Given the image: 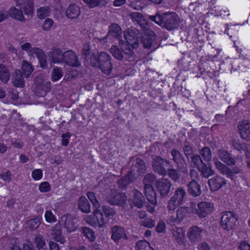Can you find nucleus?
Wrapping results in <instances>:
<instances>
[{
    "label": "nucleus",
    "mask_w": 250,
    "mask_h": 250,
    "mask_svg": "<svg viewBox=\"0 0 250 250\" xmlns=\"http://www.w3.org/2000/svg\"><path fill=\"white\" fill-rule=\"evenodd\" d=\"M140 35L139 29L132 27L126 29V61H134L136 55L132 49L139 46L140 39L145 49H150L156 40L157 36L153 30H147Z\"/></svg>",
    "instance_id": "nucleus-1"
},
{
    "label": "nucleus",
    "mask_w": 250,
    "mask_h": 250,
    "mask_svg": "<svg viewBox=\"0 0 250 250\" xmlns=\"http://www.w3.org/2000/svg\"><path fill=\"white\" fill-rule=\"evenodd\" d=\"M151 21L168 30L177 29L180 24V18L174 12L164 13L162 14L156 13V15L150 16Z\"/></svg>",
    "instance_id": "nucleus-2"
},
{
    "label": "nucleus",
    "mask_w": 250,
    "mask_h": 250,
    "mask_svg": "<svg viewBox=\"0 0 250 250\" xmlns=\"http://www.w3.org/2000/svg\"><path fill=\"white\" fill-rule=\"evenodd\" d=\"M91 65L100 68L105 74L109 75L112 70L110 56L105 52H101L98 56L93 55L90 59Z\"/></svg>",
    "instance_id": "nucleus-3"
},
{
    "label": "nucleus",
    "mask_w": 250,
    "mask_h": 250,
    "mask_svg": "<svg viewBox=\"0 0 250 250\" xmlns=\"http://www.w3.org/2000/svg\"><path fill=\"white\" fill-rule=\"evenodd\" d=\"M102 210L103 213L98 208L93 212V220L96 222V225H98L99 228L105 227L109 221L108 218H111L115 215L114 209L109 206L103 205Z\"/></svg>",
    "instance_id": "nucleus-4"
},
{
    "label": "nucleus",
    "mask_w": 250,
    "mask_h": 250,
    "mask_svg": "<svg viewBox=\"0 0 250 250\" xmlns=\"http://www.w3.org/2000/svg\"><path fill=\"white\" fill-rule=\"evenodd\" d=\"M192 212L200 219H204L210 215L214 210V204L209 201H202L196 204L191 203Z\"/></svg>",
    "instance_id": "nucleus-5"
},
{
    "label": "nucleus",
    "mask_w": 250,
    "mask_h": 250,
    "mask_svg": "<svg viewBox=\"0 0 250 250\" xmlns=\"http://www.w3.org/2000/svg\"><path fill=\"white\" fill-rule=\"evenodd\" d=\"M214 64V62L209 56H203L198 66L199 73L204 77L208 76L210 79L213 78L215 76V70L211 65Z\"/></svg>",
    "instance_id": "nucleus-6"
},
{
    "label": "nucleus",
    "mask_w": 250,
    "mask_h": 250,
    "mask_svg": "<svg viewBox=\"0 0 250 250\" xmlns=\"http://www.w3.org/2000/svg\"><path fill=\"white\" fill-rule=\"evenodd\" d=\"M33 87L34 93L38 97L45 96L51 89L50 82L46 81L42 74L35 78Z\"/></svg>",
    "instance_id": "nucleus-7"
},
{
    "label": "nucleus",
    "mask_w": 250,
    "mask_h": 250,
    "mask_svg": "<svg viewBox=\"0 0 250 250\" xmlns=\"http://www.w3.org/2000/svg\"><path fill=\"white\" fill-rule=\"evenodd\" d=\"M22 50L25 51L29 56H34V55L38 58L40 66L42 68H46L47 66L46 57L44 52L38 47H32L31 43L26 42L21 45Z\"/></svg>",
    "instance_id": "nucleus-8"
},
{
    "label": "nucleus",
    "mask_w": 250,
    "mask_h": 250,
    "mask_svg": "<svg viewBox=\"0 0 250 250\" xmlns=\"http://www.w3.org/2000/svg\"><path fill=\"white\" fill-rule=\"evenodd\" d=\"M220 225L225 230H233L238 220L237 214L231 211H223L221 213Z\"/></svg>",
    "instance_id": "nucleus-9"
},
{
    "label": "nucleus",
    "mask_w": 250,
    "mask_h": 250,
    "mask_svg": "<svg viewBox=\"0 0 250 250\" xmlns=\"http://www.w3.org/2000/svg\"><path fill=\"white\" fill-rule=\"evenodd\" d=\"M186 195L185 190L183 188H179L174 193V195L170 198L167 208L169 212L173 211L182 204L184 198Z\"/></svg>",
    "instance_id": "nucleus-10"
},
{
    "label": "nucleus",
    "mask_w": 250,
    "mask_h": 250,
    "mask_svg": "<svg viewBox=\"0 0 250 250\" xmlns=\"http://www.w3.org/2000/svg\"><path fill=\"white\" fill-rule=\"evenodd\" d=\"M170 162L160 156H156L152 162V167L154 171L159 175L165 176L167 175V168Z\"/></svg>",
    "instance_id": "nucleus-11"
},
{
    "label": "nucleus",
    "mask_w": 250,
    "mask_h": 250,
    "mask_svg": "<svg viewBox=\"0 0 250 250\" xmlns=\"http://www.w3.org/2000/svg\"><path fill=\"white\" fill-rule=\"evenodd\" d=\"M106 202L112 205L123 206L125 204V194L111 189L105 196Z\"/></svg>",
    "instance_id": "nucleus-12"
},
{
    "label": "nucleus",
    "mask_w": 250,
    "mask_h": 250,
    "mask_svg": "<svg viewBox=\"0 0 250 250\" xmlns=\"http://www.w3.org/2000/svg\"><path fill=\"white\" fill-rule=\"evenodd\" d=\"M62 63L75 67L81 66V63L75 52L69 50L65 51L62 54Z\"/></svg>",
    "instance_id": "nucleus-13"
},
{
    "label": "nucleus",
    "mask_w": 250,
    "mask_h": 250,
    "mask_svg": "<svg viewBox=\"0 0 250 250\" xmlns=\"http://www.w3.org/2000/svg\"><path fill=\"white\" fill-rule=\"evenodd\" d=\"M77 221V220L76 218L68 214L62 215L59 220L62 226L64 228L66 229L67 231L69 232L76 229Z\"/></svg>",
    "instance_id": "nucleus-14"
},
{
    "label": "nucleus",
    "mask_w": 250,
    "mask_h": 250,
    "mask_svg": "<svg viewBox=\"0 0 250 250\" xmlns=\"http://www.w3.org/2000/svg\"><path fill=\"white\" fill-rule=\"evenodd\" d=\"M156 178L152 173H147L143 179L144 191L145 194H156L153 186V184L156 181Z\"/></svg>",
    "instance_id": "nucleus-15"
},
{
    "label": "nucleus",
    "mask_w": 250,
    "mask_h": 250,
    "mask_svg": "<svg viewBox=\"0 0 250 250\" xmlns=\"http://www.w3.org/2000/svg\"><path fill=\"white\" fill-rule=\"evenodd\" d=\"M156 186L161 197H165L170 191L171 184L168 179L162 178L156 182Z\"/></svg>",
    "instance_id": "nucleus-16"
},
{
    "label": "nucleus",
    "mask_w": 250,
    "mask_h": 250,
    "mask_svg": "<svg viewBox=\"0 0 250 250\" xmlns=\"http://www.w3.org/2000/svg\"><path fill=\"white\" fill-rule=\"evenodd\" d=\"M172 234L175 242L183 248L187 247V241L185 236V231L182 227H176L173 229Z\"/></svg>",
    "instance_id": "nucleus-17"
},
{
    "label": "nucleus",
    "mask_w": 250,
    "mask_h": 250,
    "mask_svg": "<svg viewBox=\"0 0 250 250\" xmlns=\"http://www.w3.org/2000/svg\"><path fill=\"white\" fill-rule=\"evenodd\" d=\"M122 31L120 26L116 23H112L109 26V31L107 36L117 38L119 40V44L120 47L122 48L124 44V41L121 40L122 37Z\"/></svg>",
    "instance_id": "nucleus-18"
},
{
    "label": "nucleus",
    "mask_w": 250,
    "mask_h": 250,
    "mask_svg": "<svg viewBox=\"0 0 250 250\" xmlns=\"http://www.w3.org/2000/svg\"><path fill=\"white\" fill-rule=\"evenodd\" d=\"M171 155L177 168L183 171V169H185L187 165L186 160L182 154L178 149H173L171 151Z\"/></svg>",
    "instance_id": "nucleus-19"
},
{
    "label": "nucleus",
    "mask_w": 250,
    "mask_h": 250,
    "mask_svg": "<svg viewBox=\"0 0 250 250\" xmlns=\"http://www.w3.org/2000/svg\"><path fill=\"white\" fill-rule=\"evenodd\" d=\"M203 229L197 226H192L189 229L188 232V236L192 243H195L199 242L202 237Z\"/></svg>",
    "instance_id": "nucleus-20"
},
{
    "label": "nucleus",
    "mask_w": 250,
    "mask_h": 250,
    "mask_svg": "<svg viewBox=\"0 0 250 250\" xmlns=\"http://www.w3.org/2000/svg\"><path fill=\"white\" fill-rule=\"evenodd\" d=\"M238 128L241 138L250 141V122L248 120L241 122L238 124Z\"/></svg>",
    "instance_id": "nucleus-21"
},
{
    "label": "nucleus",
    "mask_w": 250,
    "mask_h": 250,
    "mask_svg": "<svg viewBox=\"0 0 250 250\" xmlns=\"http://www.w3.org/2000/svg\"><path fill=\"white\" fill-rule=\"evenodd\" d=\"M189 213V209L187 207H180L178 208L177 211L176 217L171 216L169 218L170 223L175 224H179L184 218L187 217Z\"/></svg>",
    "instance_id": "nucleus-22"
},
{
    "label": "nucleus",
    "mask_w": 250,
    "mask_h": 250,
    "mask_svg": "<svg viewBox=\"0 0 250 250\" xmlns=\"http://www.w3.org/2000/svg\"><path fill=\"white\" fill-rule=\"evenodd\" d=\"M226 180L218 175L214 176L208 181L209 187L212 191L219 190L223 185L226 184Z\"/></svg>",
    "instance_id": "nucleus-23"
},
{
    "label": "nucleus",
    "mask_w": 250,
    "mask_h": 250,
    "mask_svg": "<svg viewBox=\"0 0 250 250\" xmlns=\"http://www.w3.org/2000/svg\"><path fill=\"white\" fill-rule=\"evenodd\" d=\"M188 191L193 197L198 196L201 194V186L196 181L192 180L188 185Z\"/></svg>",
    "instance_id": "nucleus-24"
},
{
    "label": "nucleus",
    "mask_w": 250,
    "mask_h": 250,
    "mask_svg": "<svg viewBox=\"0 0 250 250\" xmlns=\"http://www.w3.org/2000/svg\"><path fill=\"white\" fill-rule=\"evenodd\" d=\"M66 16L70 19H77L81 14L80 7L76 4L70 5L65 12Z\"/></svg>",
    "instance_id": "nucleus-25"
},
{
    "label": "nucleus",
    "mask_w": 250,
    "mask_h": 250,
    "mask_svg": "<svg viewBox=\"0 0 250 250\" xmlns=\"http://www.w3.org/2000/svg\"><path fill=\"white\" fill-rule=\"evenodd\" d=\"M146 199L148 201V204L146 205V208L149 212H153L154 211L155 208L158 204V200H157V194H145Z\"/></svg>",
    "instance_id": "nucleus-26"
},
{
    "label": "nucleus",
    "mask_w": 250,
    "mask_h": 250,
    "mask_svg": "<svg viewBox=\"0 0 250 250\" xmlns=\"http://www.w3.org/2000/svg\"><path fill=\"white\" fill-rule=\"evenodd\" d=\"M12 83L16 87H23L24 86V81L23 75L20 70H16L12 75Z\"/></svg>",
    "instance_id": "nucleus-27"
},
{
    "label": "nucleus",
    "mask_w": 250,
    "mask_h": 250,
    "mask_svg": "<svg viewBox=\"0 0 250 250\" xmlns=\"http://www.w3.org/2000/svg\"><path fill=\"white\" fill-rule=\"evenodd\" d=\"M63 53L60 48L53 49L49 52L48 56L53 63H62Z\"/></svg>",
    "instance_id": "nucleus-28"
},
{
    "label": "nucleus",
    "mask_w": 250,
    "mask_h": 250,
    "mask_svg": "<svg viewBox=\"0 0 250 250\" xmlns=\"http://www.w3.org/2000/svg\"><path fill=\"white\" fill-rule=\"evenodd\" d=\"M145 198L143 193L136 189L133 194V203L138 208H142L144 204Z\"/></svg>",
    "instance_id": "nucleus-29"
},
{
    "label": "nucleus",
    "mask_w": 250,
    "mask_h": 250,
    "mask_svg": "<svg viewBox=\"0 0 250 250\" xmlns=\"http://www.w3.org/2000/svg\"><path fill=\"white\" fill-rule=\"evenodd\" d=\"M194 35L199 41L205 42L208 36V30H204L203 27L195 28L194 29Z\"/></svg>",
    "instance_id": "nucleus-30"
},
{
    "label": "nucleus",
    "mask_w": 250,
    "mask_h": 250,
    "mask_svg": "<svg viewBox=\"0 0 250 250\" xmlns=\"http://www.w3.org/2000/svg\"><path fill=\"white\" fill-rule=\"evenodd\" d=\"M9 13L11 17L17 20L21 21H24L26 20L23 15L22 11L21 9L12 7L9 10Z\"/></svg>",
    "instance_id": "nucleus-31"
},
{
    "label": "nucleus",
    "mask_w": 250,
    "mask_h": 250,
    "mask_svg": "<svg viewBox=\"0 0 250 250\" xmlns=\"http://www.w3.org/2000/svg\"><path fill=\"white\" fill-rule=\"evenodd\" d=\"M23 10L24 14L27 17V20L31 19L33 15L34 7L32 0H29L24 4Z\"/></svg>",
    "instance_id": "nucleus-32"
},
{
    "label": "nucleus",
    "mask_w": 250,
    "mask_h": 250,
    "mask_svg": "<svg viewBox=\"0 0 250 250\" xmlns=\"http://www.w3.org/2000/svg\"><path fill=\"white\" fill-rule=\"evenodd\" d=\"M79 208L84 213L90 212V205L88 200L84 196H81L79 199Z\"/></svg>",
    "instance_id": "nucleus-33"
},
{
    "label": "nucleus",
    "mask_w": 250,
    "mask_h": 250,
    "mask_svg": "<svg viewBox=\"0 0 250 250\" xmlns=\"http://www.w3.org/2000/svg\"><path fill=\"white\" fill-rule=\"evenodd\" d=\"M220 158L223 162L229 166H233L235 164V159L226 150L220 153Z\"/></svg>",
    "instance_id": "nucleus-34"
},
{
    "label": "nucleus",
    "mask_w": 250,
    "mask_h": 250,
    "mask_svg": "<svg viewBox=\"0 0 250 250\" xmlns=\"http://www.w3.org/2000/svg\"><path fill=\"white\" fill-rule=\"evenodd\" d=\"M198 169L205 178H208L214 173V170L212 169L209 164L208 163H204V162Z\"/></svg>",
    "instance_id": "nucleus-35"
},
{
    "label": "nucleus",
    "mask_w": 250,
    "mask_h": 250,
    "mask_svg": "<svg viewBox=\"0 0 250 250\" xmlns=\"http://www.w3.org/2000/svg\"><path fill=\"white\" fill-rule=\"evenodd\" d=\"M10 73L9 70L4 65L0 64V79L4 83L9 80Z\"/></svg>",
    "instance_id": "nucleus-36"
},
{
    "label": "nucleus",
    "mask_w": 250,
    "mask_h": 250,
    "mask_svg": "<svg viewBox=\"0 0 250 250\" xmlns=\"http://www.w3.org/2000/svg\"><path fill=\"white\" fill-rule=\"evenodd\" d=\"M21 73L25 78H28L33 72L34 69L31 64L29 63L27 61H23L21 65Z\"/></svg>",
    "instance_id": "nucleus-37"
},
{
    "label": "nucleus",
    "mask_w": 250,
    "mask_h": 250,
    "mask_svg": "<svg viewBox=\"0 0 250 250\" xmlns=\"http://www.w3.org/2000/svg\"><path fill=\"white\" fill-rule=\"evenodd\" d=\"M124 232V229L120 227L115 226L112 228V238L115 241H118L120 239L123 237Z\"/></svg>",
    "instance_id": "nucleus-38"
},
{
    "label": "nucleus",
    "mask_w": 250,
    "mask_h": 250,
    "mask_svg": "<svg viewBox=\"0 0 250 250\" xmlns=\"http://www.w3.org/2000/svg\"><path fill=\"white\" fill-rule=\"evenodd\" d=\"M200 154L203 160L208 162L211 160L212 158L210 148L208 146H205L200 151Z\"/></svg>",
    "instance_id": "nucleus-39"
},
{
    "label": "nucleus",
    "mask_w": 250,
    "mask_h": 250,
    "mask_svg": "<svg viewBox=\"0 0 250 250\" xmlns=\"http://www.w3.org/2000/svg\"><path fill=\"white\" fill-rule=\"evenodd\" d=\"M135 249L136 250H154V249L150 246V243L145 240H139L136 243Z\"/></svg>",
    "instance_id": "nucleus-40"
},
{
    "label": "nucleus",
    "mask_w": 250,
    "mask_h": 250,
    "mask_svg": "<svg viewBox=\"0 0 250 250\" xmlns=\"http://www.w3.org/2000/svg\"><path fill=\"white\" fill-rule=\"evenodd\" d=\"M81 232L83 235L86 237L90 241H94L95 239V236L94 231L88 227H82Z\"/></svg>",
    "instance_id": "nucleus-41"
},
{
    "label": "nucleus",
    "mask_w": 250,
    "mask_h": 250,
    "mask_svg": "<svg viewBox=\"0 0 250 250\" xmlns=\"http://www.w3.org/2000/svg\"><path fill=\"white\" fill-rule=\"evenodd\" d=\"M172 167V165H171V163H170L169 168H167V175H168L169 177L172 180L176 182L179 180L180 178V175L178 171L176 169L173 168Z\"/></svg>",
    "instance_id": "nucleus-42"
},
{
    "label": "nucleus",
    "mask_w": 250,
    "mask_h": 250,
    "mask_svg": "<svg viewBox=\"0 0 250 250\" xmlns=\"http://www.w3.org/2000/svg\"><path fill=\"white\" fill-rule=\"evenodd\" d=\"M123 48V46L122 48H121L122 49L121 50L116 46H112L110 48V52L115 58L119 60H122L124 58Z\"/></svg>",
    "instance_id": "nucleus-43"
},
{
    "label": "nucleus",
    "mask_w": 250,
    "mask_h": 250,
    "mask_svg": "<svg viewBox=\"0 0 250 250\" xmlns=\"http://www.w3.org/2000/svg\"><path fill=\"white\" fill-rule=\"evenodd\" d=\"M53 239L56 242L63 244L65 242V239L62 235V230L60 229H55L52 233Z\"/></svg>",
    "instance_id": "nucleus-44"
},
{
    "label": "nucleus",
    "mask_w": 250,
    "mask_h": 250,
    "mask_svg": "<svg viewBox=\"0 0 250 250\" xmlns=\"http://www.w3.org/2000/svg\"><path fill=\"white\" fill-rule=\"evenodd\" d=\"M191 165L193 167L198 169L204 163L200 155H194L191 156Z\"/></svg>",
    "instance_id": "nucleus-45"
},
{
    "label": "nucleus",
    "mask_w": 250,
    "mask_h": 250,
    "mask_svg": "<svg viewBox=\"0 0 250 250\" xmlns=\"http://www.w3.org/2000/svg\"><path fill=\"white\" fill-rule=\"evenodd\" d=\"M63 76L62 69L59 67L54 68L52 71L51 80L53 82H56L61 79Z\"/></svg>",
    "instance_id": "nucleus-46"
},
{
    "label": "nucleus",
    "mask_w": 250,
    "mask_h": 250,
    "mask_svg": "<svg viewBox=\"0 0 250 250\" xmlns=\"http://www.w3.org/2000/svg\"><path fill=\"white\" fill-rule=\"evenodd\" d=\"M167 230V225L163 220H160L156 225V231L158 233H165Z\"/></svg>",
    "instance_id": "nucleus-47"
},
{
    "label": "nucleus",
    "mask_w": 250,
    "mask_h": 250,
    "mask_svg": "<svg viewBox=\"0 0 250 250\" xmlns=\"http://www.w3.org/2000/svg\"><path fill=\"white\" fill-rule=\"evenodd\" d=\"M141 225L145 227L152 228L155 226V221L151 218H147L141 222Z\"/></svg>",
    "instance_id": "nucleus-48"
},
{
    "label": "nucleus",
    "mask_w": 250,
    "mask_h": 250,
    "mask_svg": "<svg viewBox=\"0 0 250 250\" xmlns=\"http://www.w3.org/2000/svg\"><path fill=\"white\" fill-rule=\"evenodd\" d=\"M87 196L88 199L92 203L95 208H99L100 207L99 202L96 198L95 194L92 192L89 191L87 193Z\"/></svg>",
    "instance_id": "nucleus-49"
},
{
    "label": "nucleus",
    "mask_w": 250,
    "mask_h": 250,
    "mask_svg": "<svg viewBox=\"0 0 250 250\" xmlns=\"http://www.w3.org/2000/svg\"><path fill=\"white\" fill-rule=\"evenodd\" d=\"M141 29L142 30L143 32H148L147 30H152L149 28V25L147 21L144 18L140 21V22H138Z\"/></svg>",
    "instance_id": "nucleus-50"
},
{
    "label": "nucleus",
    "mask_w": 250,
    "mask_h": 250,
    "mask_svg": "<svg viewBox=\"0 0 250 250\" xmlns=\"http://www.w3.org/2000/svg\"><path fill=\"white\" fill-rule=\"evenodd\" d=\"M54 21L52 20L47 18L42 25V29L44 30H49L53 24Z\"/></svg>",
    "instance_id": "nucleus-51"
},
{
    "label": "nucleus",
    "mask_w": 250,
    "mask_h": 250,
    "mask_svg": "<svg viewBox=\"0 0 250 250\" xmlns=\"http://www.w3.org/2000/svg\"><path fill=\"white\" fill-rule=\"evenodd\" d=\"M222 173L224 175H226L227 177L228 178H230L231 180L233 179L234 177V173L231 169L228 167L227 166L226 167H224V169H223V171Z\"/></svg>",
    "instance_id": "nucleus-52"
},
{
    "label": "nucleus",
    "mask_w": 250,
    "mask_h": 250,
    "mask_svg": "<svg viewBox=\"0 0 250 250\" xmlns=\"http://www.w3.org/2000/svg\"><path fill=\"white\" fill-rule=\"evenodd\" d=\"M32 176L35 180H39L42 178V173L40 169H36L32 171Z\"/></svg>",
    "instance_id": "nucleus-53"
},
{
    "label": "nucleus",
    "mask_w": 250,
    "mask_h": 250,
    "mask_svg": "<svg viewBox=\"0 0 250 250\" xmlns=\"http://www.w3.org/2000/svg\"><path fill=\"white\" fill-rule=\"evenodd\" d=\"M35 242L37 248H39L41 246L46 244L44 238L40 235L36 236L35 237Z\"/></svg>",
    "instance_id": "nucleus-54"
},
{
    "label": "nucleus",
    "mask_w": 250,
    "mask_h": 250,
    "mask_svg": "<svg viewBox=\"0 0 250 250\" xmlns=\"http://www.w3.org/2000/svg\"><path fill=\"white\" fill-rule=\"evenodd\" d=\"M41 222L39 219L35 218L29 221L28 224L30 225V228L35 229H36L40 225Z\"/></svg>",
    "instance_id": "nucleus-55"
},
{
    "label": "nucleus",
    "mask_w": 250,
    "mask_h": 250,
    "mask_svg": "<svg viewBox=\"0 0 250 250\" xmlns=\"http://www.w3.org/2000/svg\"><path fill=\"white\" fill-rule=\"evenodd\" d=\"M183 151L185 155L188 158L193 153V148L190 145H185L183 147Z\"/></svg>",
    "instance_id": "nucleus-56"
},
{
    "label": "nucleus",
    "mask_w": 250,
    "mask_h": 250,
    "mask_svg": "<svg viewBox=\"0 0 250 250\" xmlns=\"http://www.w3.org/2000/svg\"><path fill=\"white\" fill-rule=\"evenodd\" d=\"M39 189L42 192H47L50 190V186L47 182H44L40 185Z\"/></svg>",
    "instance_id": "nucleus-57"
},
{
    "label": "nucleus",
    "mask_w": 250,
    "mask_h": 250,
    "mask_svg": "<svg viewBox=\"0 0 250 250\" xmlns=\"http://www.w3.org/2000/svg\"><path fill=\"white\" fill-rule=\"evenodd\" d=\"M71 136V135L69 132H66L65 133H63L62 135V144L63 146H67L69 143V140L68 138H70Z\"/></svg>",
    "instance_id": "nucleus-58"
},
{
    "label": "nucleus",
    "mask_w": 250,
    "mask_h": 250,
    "mask_svg": "<svg viewBox=\"0 0 250 250\" xmlns=\"http://www.w3.org/2000/svg\"><path fill=\"white\" fill-rule=\"evenodd\" d=\"M83 1L88 4L90 8H93L98 6L100 2V0H83Z\"/></svg>",
    "instance_id": "nucleus-59"
},
{
    "label": "nucleus",
    "mask_w": 250,
    "mask_h": 250,
    "mask_svg": "<svg viewBox=\"0 0 250 250\" xmlns=\"http://www.w3.org/2000/svg\"><path fill=\"white\" fill-rule=\"evenodd\" d=\"M137 165L139 167L138 168L139 172L144 173L146 171V167L145 163L143 160L139 159V161L137 162Z\"/></svg>",
    "instance_id": "nucleus-60"
},
{
    "label": "nucleus",
    "mask_w": 250,
    "mask_h": 250,
    "mask_svg": "<svg viewBox=\"0 0 250 250\" xmlns=\"http://www.w3.org/2000/svg\"><path fill=\"white\" fill-rule=\"evenodd\" d=\"M45 218L47 222H51L55 221L54 216L52 212L50 210L46 211L45 214Z\"/></svg>",
    "instance_id": "nucleus-61"
},
{
    "label": "nucleus",
    "mask_w": 250,
    "mask_h": 250,
    "mask_svg": "<svg viewBox=\"0 0 250 250\" xmlns=\"http://www.w3.org/2000/svg\"><path fill=\"white\" fill-rule=\"evenodd\" d=\"M0 176L4 181L10 182L11 180V173L9 171L2 173Z\"/></svg>",
    "instance_id": "nucleus-62"
},
{
    "label": "nucleus",
    "mask_w": 250,
    "mask_h": 250,
    "mask_svg": "<svg viewBox=\"0 0 250 250\" xmlns=\"http://www.w3.org/2000/svg\"><path fill=\"white\" fill-rule=\"evenodd\" d=\"M197 248L198 250H210V247L207 242L199 243Z\"/></svg>",
    "instance_id": "nucleus-63"
},
{
    "label": "nucleus",
    "mask_w": 250,
    "mask_h": 250,
    "mask_svg": "<svg viewBox=\"0 0 250 250\" xmlns=\"http://www.w3.org/2000/svg\"><path fill=\"white\" fill-rule=\"evenodd\" d=\"M239 248L241 250H250V244L246 241H242Z\"/></svg>",
    "instance_id": "nucleus-64"
}]
</instances>
